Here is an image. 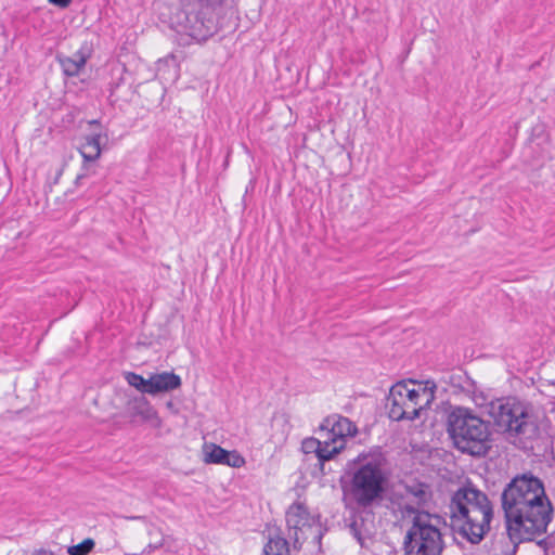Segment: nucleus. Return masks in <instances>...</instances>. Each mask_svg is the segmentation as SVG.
<instances>
[{
    "mask_svg": "<svg viewBox=\"0 0 555 555\" xmlns=\"http://www.w3.org/2000/svg\"><path fill=\"white\" fill-rule=\"evenodd\" d=\"M125 378L127 383L138 391L151 396H156L162 392H169L178 389L181 386L180 376L173 372L154 373L151 374L149 378H144L143 376L133 372H127L125 374Z\"/></svg>",
    "mask_w": 555,
    "mask_h": 555,
    "instance_id": "0eeeda50",
    "label": "nucleus"
},
{
    "mask_svg": "<svg viewBox=\"0 0 555 555\" xmlns=\"http://www.w3.org/2000/svg\"><path fill=\"white\" fill-rule=\"evenodd\" d=\"M94 547V541L92 539H86L77 545L69 546L67 553L69 555H87Z\"/></svg>",
    "mask_w": 555,
    "mask_h": 555,
    "instance_id": "f3484780",
    "label": "nucleus"
},
{
    "mask_svg": "<svg viewBox=\"0 0 555 555\" xmlns=\"http://www.w3.org/2000/svg\"><path fill=\"white\" fill-rule=\"evenodd\" d=\"M322 446L319 448L318 460L320 462L321 468H323L324 462L332 460L336 454H338L345 447L343 442H337L333 438L328 436H320Z\"/></svg>",
    "mask_w": 555,
    "mask_h": 555,
    "instance_id": "4468645a",
    "label": "nucleus"
},
{
    "mask_svg": "<svg viewBox=\"0 0 555 555\" xmlns=\"http://www.w3.org/2000/svg\"><path fill=\"white\" fill-rule=\"evenodd\" d=\"M357 431V426L349 418L338 414L327 416L319 427L320 436H328L344 446L346 438L353 437Z\"/></svg>",
    "mask_w": 555,
    "mask_h": 555,
    "instance_id": "9d476101",
    "label": "nucleus"
},
{
    "mask_svg": "<svg viewBox=\"0 0 555 555\" xmlns=\"http://www.w3.org/2000/svg\"><path fill=\"white\" fill-rule=\"evenodd\" d=\"M288 541L280 535L270 538L263 548L264 555H289Z\"/></svg>",
    "mask_w": 555,
    "mask_h": 555,
    "instance_id": "dca6fc26",
    "label": "nucleus"
},
{
    "mask_svg": "<svg viewBox=\"0 0 555 555\" xmlns=\"http://www.w3.org/2000/svg\"><path fill=\"white\" fill-rule=\"evenodd\" d=\"M223 465L240 468L245 465V459L235 450L228 451Z\"/></svg>",
    "mask_w": 555,
    "mask_h": 555,
    "instance_id": "6ab92c4d",
    "label": "nucleus"
},
{
    "mask_svg": "<svg viewBox=\"0 0 555 555\" xmlns=\"http://www.w3.org/2000/svg\"><path fill=\"white\" fill-rule=\"evenodd\" d=\"M386 477L374 461L359 463L352 473L348 495L361 508L378 504L385 492Z\"/></svg>",
    "mask_w": 555,
    "mask_h": 555,
    "instance_id": "39448f33",
    "label": "nucleus"
},
{
    "mask_svg": "<svg viewBox=\"0 0 555 555\" xmlns=\"http://www.w3.org/2000/svg\"><path fill=\"white\" fill-rule=\"evenodd\" d=\"M364 522L361 519L353 520L349 526L350 534L360 543V545H364V541L366 539V534L363 532L362 527Z\"/></svg>",
    "mask_w": 555,
    "mask_h": 555,
    "instance_id": "a211bd4d",
    "label": "nucleus"
},
{
    "mask_svg": "<svg viewBox=\"0 0 555 555\" xmlns=\"http://www.w3.org/2000/svg\"><path fill=\"white\" fill-rule=\"evenodd\" d=\"M228 451L215 443H205L203 446V461L206 464H222Z\"/></svg>",
    "mask_w": 555,
    "mask_h": 555,
    "instance_id": "2eb2a0df",
    "label": "nucleus"
},
{
    "mask_svg": "<svg viewBox=\"0 0 555 555\" xmlns=\"http://www.w3.org/2000/svg\"><path fill=\"white\" fill-rule=\"evenodd\" d=\"M33 555H53L52 552H48L46 550H38Z\"/></svg>",
    "mask_w": 555,
    "mask_h": 555,
    "instance_id": "b1692460",
    "label": "nucleus"
},
{
    "mask_svg": "<svg viewBox=\"0 0 555 555\" xmlns=\"http://www.w3.org/2000/svg\"><path fill=\"white\" fill-rule=\"evenodd\" d=\"M287 537L293 548L299 551L306 540V530L311 529L313 517L302 502H294L286 511Z\"/></svg>",
    "mask_w": 555,
    "mask_h": 555,
    "instance_id": "1a4fd4ad",
    "label": "nucleus"
},
{
    "mask_svg": "<svg viewBox=\"0 0 555 555\" xmlns=\"http://www.w3.org/2000/svg\"><path fill=\"white\" fill-rule=\"evenodd\" d=\"M199 7L215 8L222 3L223 0H194Z\"/></svg>",
    "mask_w": 555,
    "mask_h": 555,
    "instance_id": "412c9836",
    "label": "nucleus"
},
{
    "mask_svg": "<svg viewBox=\"0 0 555 555\" xmlns=\"http://www.w3.org/2000/svg\"><path fill=\"white\" fill-rule=\"evenodd\" d=\"M103 138L106 140L107 135L102 134L101 132L86 135L85 143L81 145L79 150L85 162H94L100 157L101 143Z\"/></svg>",
    "mask_w": 555,
    "mask_h": 555,
    "instance_id": "ddd939ff",
    "label": "nucleus"
},
{
    "mask_svg": "<svg viewBox=\"0 0 555 555\" xmlns=\"http://www.w3.org/2000/svg\"><path fill=\"white\" fill-rule=\"evenodd\" d=\"M507 552H508V551H506V552H503V553H502V555H506V553H507Z\"/></svg>",
    "mask_w": 555,
    "mask_h": 555,
    "instance_id": "bb28decb",
    "label": "nucleus"
},
{
    "mask_svg": "<svg viewBox=\"0 0 555 555\" xmlns=\"http://www.w3.org/2000/svg\"><path fill=\"white\" fill-rule=\"evenodd\" d=\"M448 509L451 529L468 542L478 544L490 532L494 506L476 486L459 487L451 494Z\"/></svg>",
    "mask_w": 555,
    "mask_h": 555,
    "instance_id": "f257e3e1",
    "label": "nucleus"
},
{
    "mask_svg": "<svg viewBox=\"0 0 555 555\" xmlns=\"http://www.w3.org/2000/svg\"><path fill=\"white\" fill-rule=\"evenodd\" d=\"M83 177L85 175H78L76 178V184H78Z\"/></svg>",
    "mask_w": 555,
    "mask_h": 555,
    "instance_id": "393cba45",
    "label": "nucleus"
},
{
    "mask_svg": "<svg viewBox=\"0 0 555 555\" xmlns=\"http://www.w3.org/2000/svg\"><path fill=\"white\" fill-rule=\"evenodd\" d=\"M322 446L320 438H307L302 441V450L305 453H315L318 455L319 448Z\"/></svg>",
    "mask_w": 555,
    "mask_h": 555,
    "instance_id": "aec40b11",
    "label": "nucleus"
},
{
    "mask_svg": "<svg viewBox=\"0 0 555 555\" xmlns=\"http://www.w3.org/2000/svg\"><path fill=\"white\" fill-rule=\"evenodd\" d=\"M439 516L420 514L405 532V555H441L446 546L439 528Z\"/></svg>",
    "mask_w": 555,
    "mask_h": 555,
    "instance_id": "20e7f679",
    "label": "nucleus"
},
{
    "mask_svg": "<svg viewBox=\"0 0 555 555\" xmlns=\"http://www.w3.org/2000/svg\"><path fill=\"white\" fill-rule=\"evenodd\" d=\"M50 3L55 4L60 8H67L72 0H48Z\"/></svg>",
    "mask_w": 555,
    "mask_h": 555,
    "instance_id": "4be33fe9",
    "label": "nucleus"
},
{
    "mask_svg": "<svg viewBox=\"0 0 555 555\" xmlns=\"http://www.w3.org/2000/svg\"><path fill=\"white\" fill-rule=\"evenodd\" d=\"M404 494L401 502L397 504L398 512L402 520H415L420 514H429L423 508L431 500V491L428 485L415 482L404 488Z\"/></svg>",
    "mask_w": 555,
    "mask_h": 555,
    "instance_id": "6e6552de",
    "label": "nucleus"
},
{
    "mask_svg": "<svg viewBox=\"0 0 555 555\" xmlns=\"http://www.w3.org/2000/svg\"><path fill=\"white\" fill-rule=\"evenodd\" d=\"M90 57V51L87 46H82L72 56H59V62L66 76H77L80 70L85 67L88 59Z\"/></svg>",
    "mask_w": 555,
    "mask_h": 555,
    "instance_id": "f8f14e48",
    "label": "nucleus"
},
{
    "mask_svg": "<svg viewBox=\"0 0 555 555\" xmlns=\"http://www.w3.org/2000/svg\"><path fill=\"white\" fill-rule=\"evenodd\" d=\"M436 385L434 382L409 383L399 382L395 384L387 397V408L389 417L393 421L409 420L413 421L420 417V414L435 399Z\"/></svg>",
    "mask_w": 555,
    "mask_h": 555,
    "instance_id": "7ed1b4c3",
    "label": "nucleus"
},
{
    "mask_svg": "<svg viewBox=\"0 0 555 555\" xmlns=\"http://www.w3.org/2000/svg\"><path fill=\"white\" fill-rule=\"evenodd\" d=\"M474 401H475V403H476V404H478V405H483V404H485V402H486V398H485L482 395H480V396H478V397L476 396V397L474 398Z\"/></svg>",
    "mask_w": 555,
    "mask_h": 555,
    "instance_id": "5701e85b",
    "label": "nucleus"
},
{
    "mask_svg": "<svg viewBox=\"0 0 555 555\" xmlns=\"http://www.w3.org/2000/svg\"><path fill=\"white\" fill-rule=\"evenodd\" d=\"M127 412L130 417H139L142 422L149 423L154 428L162 426V420L157 411L144 396H137L128 400Z\"/></svg>",
    "mask_w": 555,
    "mask_h": 555,
    "instance_id": "9b49d317",
    "label": "nucleus"
},
{
    "mask_svg": "<svg viewBox=\"0 0 555 555\" xmlns=\"http://www.w3.org/2000/svg\"><path fill=\"white\" fill-rule=\"evenodd\" d=\"M90 125H99V121L98 120H92V121H90Z\"/></svg>",
    "mask_w": 555,
    "mask_h": 555,
    "instance_id": "a878e982",
    "label": "nucleus"
},
{
    "mask_svg": "<svg viewBox=\"0 0 555 555\" xmlns=\"http://www.w3.org/2000/svg\"><path fill=\"white\" fill-rule=\"evenodd\" d=\"M448 434L460 452L472 456H486L492 447L490 423L468 408L455 406L450 411Z\"/></svg>",
    "mask_w": 555,
    "mask_h": 555,
    "instance_id": "f03ea898",
    "label": "nucleus"
},
{
    "mask_svg": "<svg viewBox=\"0 0 555 555\" xmlns=\"http://www.w3.org/2000/svg\"><path fill=\"white\" fill-rule=\"evenodd\" d=\"M495 424L509 437H529L534 433V423L529 413V406L515 399L508 398L492 406Z\"/></svg>",
    "mask_w": 555,
    "mask_h": 555,
    "instance_id": "423d86ee",
    "label": "nucleus"
}]
</instances>
